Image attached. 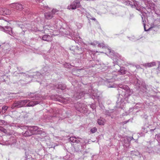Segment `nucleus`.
Listing matches in <instances>:
<instances>
[{
	"label": "nucleus",
	"instance_id": "2eb2a0df",
	"mask_svg": "<svg viewBox=\"0 0 160 160\" xmlns=\"http://www.w3.org/2000/svg\"><path fill=\"white\" fill-rule=\"evenodd\" d=\"M58 10L56 9H53L51 12H50L51 13L53 14V15L55 14V13L58 12Z\"/></svg>",
	"mask_w": 160,
	"mask_h": 160
},
{
	"label": "nucleus",
	"instance_id": "f03ea898",
	"mask_svg": "<svg viewBox=\"0 0 160 160\" xmlns=\"http://www.w3.org/2000/svg\"><path fill=\"white\" fill-rule=\"evenodd\" d=\"M11 13V10L5 8H0V15H10Z\"/></svg>",
	"mask_w": 160,
	"mask_h": 160
},
{
	"label": "nucleus",
	"instance_id": "1a4fd4ad",
	"mask_svg": "<svg viewBox=\"0 0 160 160\" xmlns=\"http://www.w3.org/2000/svg\"><path fill=\"white\" fill-rule=\"evenodd\" d=\"M38 129V127L37 126H34L30 128V130L32 132L31 133L33 134V131H35Z\"/></svg>",
	"mask_w": 160,
	"mask_h": 160
},
{
	"label": "nucleus",
	"instance_id": "4468645a",
	"mask_svg": "<svg viewBox=\"0 0 160 160\" xmlns=\"http://www.w3.org/2000/svg\"><path fill=\"white\" fill-rule=\"evenodd\" d=\"M49 36L48 35H44L42 37V39L44 41H47Z\"/></svg>",
	"mask_w": 160,
	"mask_h": 160
},
{
	"label": "nucleus",
	"instance_id": "9d476101",
	"mask_svg": "<svg viewBox=\"0 0 160 160\" xmlns=\"http://www.w3.org/2000/svg\"><path fill=\"white\" fill-rule=\"evenodd\" d=\"M8 107L6 106H4L2 108V113H4L7 110Z\"/></svg>",
	"mask_w": 160,
	"mask_h": 160
},
{
	"label": "nucleus",
	"instance_id": "423d86ee",
	"mask_svg": "<svg viewBox=\"0 0 160 160\" xmlns=\"http://www.w3.org/2000/svg\"><path fill=\"white\" fill-rule=\"evenodd\" d=\"M38 104V102L31 101L26 105V107H32Z\"/></svg>",
	"mask_w": 160,
	"mask_h": 160
},
{
	"label": "nucleus",
	"instance_id": "9b49d317",
	"mask_svg": "<svg viewBox=\"0 0 160 160\" xmlns=\"http://www.w3.org/2000/svg\"><path fill=\"white\" fill-rule=\"evenodd\" d=\"M58 88L62 90H64L66 88V86L64 85H62V84H59L58 85Z\"/></svg>",
	"mask_w": 160,
	"mask_h": 160
},
{
	"label": "nucleus",
	"instance_id": "a211bd4d",
	"mask_svg": "<svg viewBox=\"0 0 160 160\" xmlns=\"http://www.w3.org/2000/svg\"><path fill=\"white\" fill-rule=\"evenodd\" d=\"M26 132V133H27V132Z\"/></svg>",
	"mask_w": 160,
	"mask_h": 160
},
{
	"label": "nucleus",
	"instance_id": "f3484780",
	"mask_svg": "<svg viewBox=\"0 0 160 160\" xmlns=\"http://www.w3.org/2000/svg\"><path fill=\"white\" fill-rule=\"evenodd\" d=\"M8 26H5V28H4V27H2V28L3 29H5V28L6 29H8Z\"/></svg>",
	"mask_w": 160,
	"mask_h": 160
},
{
	"label": "nucleus",
	"instance_id": "f8f14e48",
	"mask_svg": "<svg viewBox=\"0 0 160 160\" xmlns=\"http://www.w3.org/2000/svg\"><path fill=\"white\" fill-rule=\"evenodd\" d=\"M98 124L100 125H104V121L100 119H98Z\"/></svg>",
	"mask_w": 160,
	"mask_h": 160
},
{
	"label": "nucleus",
	"instance_id": "0eeeda50",
	"mask_svg": "<svg viewBox=\"0 0 160 160\" xmlns=\"http://www.w3.org/2000/svg\"><path fill=\"white\" fill-rule=\"evenodd\" d=\"M144 65L145 66L149 68L152 67L156 66V63L155 62H152L150 63H145Z\"/></svg>",
	"mask_w": 160,
	"mask_h": 160
},
{
	"label": "nucleus",
	"instance_id": "f257e3e1",
	"mask_svg": "<svg viewBox=\"0 0 160 160\" xmlns=\"http://www.w3.org/2000/svg\"><path fill=\"white\" fill-rule=\"evenodd\" d=\"M80 6V2L78 0H75L70 5L68 6L67 8L69 9H74Z\"/></svg>",
	"mask_w": 160,
	"mask_h": 160
},
{
	"label": "nucleus",
	"instance_id": "6e6552de",
	"mask_svg": "<svg viewBox=\"0 0 160 160\" xmlns=\"http://www.w3.org/2000/svg\"><path fill=\"white\" fill-rule=\"evenodd\" d=\"M70 141L72 142H76L78 143L80 142V141L78 140L77 138L74 137H71L70 138Z\"/></svg>",
	"mask_w": 160,
	"mask_h": 160
},
{
	"label": "nucleus",
	"instance_id": "dca6fc26",
	"mask_svg": "<svg viewBox=\"0 0 160 160\" xmlns=\"http://www.w3.org/2000/svg\"><path fill=\"white\" fill-rule=\"evenodd\" d=\"M118 73L122 75L125 74V71H118Z\"/></svg>",
	"mask_w": 160,
	"mask_h": 160
},
{
	"label": "nucleus",
	"instance_id": "7ed1b4c3",
	"mask_svg": "<svg viewBox=\"0 0 160 160\" xmlns=\"http://www.w3.org/2000/svg\"><path fill=\"white\" fill-rule=\"evenodd\" d=\"M29 101L28 100H24L19 101L16 102L15 104L17 105L15 106H17L18 107H21L25 105Z\"/></svg>",
	"mask_w": 160,
	"mask_h": 160
},
{
	"label": "nucleus",
	"instance_id": "ddd939ff",
	"mask_svg": "<svg viewBox=\"0 0 160 160\" xmlns=\"http://www.w3.org/2000/svg\"><path fill=\"white\" fill-rule=\"evenodd\" d=\"M97 131V129L96 128L94 127L93 128H92L90 131L92 132V133H94L96 132Z\"/></svg>",
	"mask_w": 160,
	"mask_h": 160
},
{
	"label": "nucleus",
	"instance_id": "20e7f679",
	"mask_svg": "<svg viewBox=\"0 0 160 160\" xmlns=\"http://www.w3.org/2000/svg\"><path fill=\"white\" fill-rule=\"evenodd\" d=\"M11 6L18 10H21L23 8V6L19 3H13L11 4Z\"/></svg>",
	"mask_w": 160,
	"mask_h": 160
},
{
	"label": "nucleus",
	"instance_id": "39448f33",
	"mask_svg": "<svg viewBox=\"0 0 160 160\" xmlns=\"http://www.w3.org/2000/svg\"><path fill=\"white\" fill-rule=\"evenodd\" d=\"M45 16L46 18L48 19H50L53 17V14L50 12H48L45 13Z\"/></svg>",
	"mask_w": 160,
	"mask_h": 160
}]
</instances>
